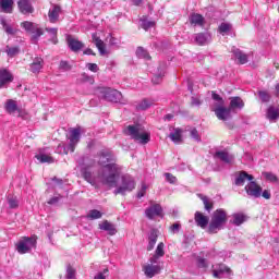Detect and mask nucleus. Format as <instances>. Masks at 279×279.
Returning a JSON list of instances; mask_svg holds the SVG:
<instances>
[{
  "instance_id": "1",
  "label": "nucleus",
  "mask_w": 279,
  "mask_h": 279,
  "mask_svg": "<svg viewBox=\"0 0 279 279\" xmlns=\"http://www.w3.org/2000/svg\"><path fill=\"white\" fill-rule=\"evenodd\" d=\"M98 165L102 167L98 179L106 186H117V180L121 175V166L117 163V157L110 150L99 153Z\"/></svg>"
},
{
  "instance_id": "2",
  "label": "nucleus",
  "mask_w": 279,
  "mask_h": 279,
  "mask_svg": "<svg viewBox=\"0 0 279 279\" xmlns=\"http://www.w3.org/2000/svg\"><path fill=\"white\" fill-rule=\"evenodd\" d=\"M82 136V128L77 126L75 129L70 130V135H69V145L65 146L64 144H59L56 153L57 154H69V151L73 153L75 151V147H77V143H80V138Z\"/></svg>"
},
{
  "instance_id": "3",
  "label": "nucleus",
  "mask_w": 279,
  "mask_h": 279,
  "mask_svg": "<svg viewBox=\"0 0 279 279\" xmlns=\"http://www.w3.org/2000/svg\"><path fill=\"white\" fill-rule=\"evenodd\" d=\"M226 223H228V214L221 208L215 210L208 227L209 234H217L219 230H223Z\"/></svg>"
},
{
  "instance_id": "4",
  "label": "nucleus",
  "mask_w": 279,
  "mask_h": 279,
  "mask_svg": "<svg viewBox=\"0 0 279 279\" xmlns=\"http://www.w3.org/2000/svg\"><path fill=\"white\" fill-rule=\"evenodd\" d=\"M98 97L105 101H111L112 104H128V101L123 99V94H121V92L110 87L99 88Z\"/></svg>"
},
{
  "instance_id": "5",
  "label": "nucleus",
  "mask_w": 279,
  "mask_h": 279,
  "mask_svg": "<svg viewBox=\"0 0 279 279\" xmlns=\"http://www.w3.org/2000/svg\"><path fill=\"white\" fill-rule=\"evenodd\" d=\"M116 186L112 187L116 189L114 195H125V193H132L136 189V181L130 174H125L121 178V184Z\"/></svg>"
},
{
  "instance_id": "6",
  "label": "nucleus",
  "mask_w": 279,
  "mask_h": 279,
  "mask_svg": "<svg viewBox=\"0 0 279 279\" xmlns=\"http://www.w3.org/2000/svg\"><path fill=\"white\" fill-rule=\"evenodd\" d=\"M126 134L137 143H141V145H147L150 141L149 133L143 131L140 125H129L126 128Z\"/></svg>"
},
{
  "instance_id": "7",
  "label": "nucleus",
  "mask_w": 279,
  "mask_h": 279,
  "mask_svg": "<svg viewBox=\"0 0 279 279\" xmlns=\"http://www.w3.org/2000/svg\"><path fill=\"white\" fill-rule=\"evenodd\" d=\"M21 27H23L29 34H33L31 37V40L34 44L38 43V38H40L44 34L43 28L38 27V25H36L32 22H27V21L23 22L21 24Z\"/></svg>"
},
{
  "instance_id": "8",
  "label": "nucleus",
  "mask_w": 279,
  "mask_h": 279,
  "mask_svg": "<svg viewBox=\"0 0 279 279\" xmlns=\"http://www.w3.org/2000/svg\"><path fill=\"white\" fill-rule=\"evenodd\" d=\"M33 247H36V238H23L16 245L19 254H27L32 252Z\"/></svg>"
},
{
  "instance_id": "9",
  "label": "nucleus",
  "mask_w": 279,
  "mask_h": 279,
  "mask_svg": "<svg viewBox=\"0 0 279 279\" xmlns=\"http://www.w3.org/2000/svg\"><path fill=\"white\" fill-rule=\"evenodd\" d=\"M149 263L143 266V271L147 278H154V276H158L162 271V267L159 266L160 263Z\"/></svg>"
},
{
  "instance_id": "10",
  "label": "nucleus",
  "mask_w": 279,
  "mask_h": 279,
  "mask_svg": "<svg viewBox=\"0 0 279 279\" xmlns=\"http://www.w3.org/2000/svg\"><path fill=\"white\" fill-rule=\"evenodd\" d=\"M244 189L248 197H254L255 199H258L263 193V187L254 181L248 182Z\"/></svg>"
},
{
  "instance_id": "11",
  "label": "nucleus",
  "mask_w": 279,
  "mask_h": 279,
  "mask_svg": "<svg viewBox=\"0 0 279 279\" xmlns=\"http://www.w3.org/2000/svg\"><path fill=\"white\" fill-rule=\"evenodd\" d=\"M211 111L215 112L219 121H230V119H232V111L230 110V108H226L225 106L219 108H213Z\"/></svg>"
},
{
  "instance_id": "12",
  "label": "nucleus",
  "mask_w": 279,
  "mask_h": 279,
  "mask_svg": "<svg viewBox=\"0 0 279 279\" xmlns=\"http://www.w3.org/2000/svg\"><path fill=\"white\" fill-rule=\"evenodd\" d=\"M145 215L148 219H154L155 217H162V206L160 204H154L146 208Z\"/></svg>"
},
{
  "instance_id": "13",
  "label": "nucleus",
  "mask_w": 279,
  "mask_h": 279,
  "mask_svg": "<svg viewBox=\"0 0 279 279\" xmlns=\"http://www.w3.org/2000/svg\"><path fill=\"white\" fill-rule=\"evenodd\" d=\"M230 276H232V270L223 264L214 269V278H230Z\"/></svg>"
},
{
  "instance_id": "14",
  "label": "nucleus",
  "mask_w": 279,
  "mask_h": 279,
  "mask_svg": "<svg viewBox=\"0 0 279 279\" xmlns=\"http://www.w3.org/2000/svg\"><path fill=\"white\" fill-rule=\"evenodd\" d=\"M66 43L68 47H70L71 51H74V53H77V51H82V49H84V43L73 38L71 35H68Z\"/></svg>"
},
{
  "instance_id": "15",
  "label": "nucleus",
  "mask_w": 279,
  "mask_h": 279,
  "mask_svg": "<svg viewBox=\"0 0 279 279\" xmlns=\"http://www.w3.org/2000/svg\"><path fill=\"white\" fill-rule=\"evenodd\" d=\"M194 221L196 226H198V228H202L203 230H205V228L208 227L209 218L208 216H205L203 213L196 211L194 215Z\"/></svg>"
},
{
  "instance_id": "16",
  "label": "nucleus",
  "mask_w": 279,
  "mask_h": 279,
  "mask_svg": "<svg viewBox=\"0 0 279 279\" xmlns=\"http://www.w3.org/2000/svg\"><path fill=\"white\" fill-rule=\"evenodd\" d=\"M165 256V243L160 242L155 250V253L149 258V263H160V258Z\"/></svg>"
},
{
  "instance_id": "17",
  "label": "nucleus",
  "mask_w": 279,
  "mask_h": 279,
  "mask_svg": "<svg viewBox=\"0 0 279 279\" xmlns=\"http://www.w3.org/2000/svg\"><path fill=\"white\" fill-rule=\"evenodd\" d=\"M248 180V182L254 180V175L248 174L245 171L239 172V174L235 177L234 184L235 186H243L245 184V181Z\"/></svg>"
},
{
  "instance_id": "18",
  "label": "nucleus",
  "mask_w": 279,
  "mask_h": 279,
  "mask_svg": "<svg viewBox=\"0 0 279 279\" xmlns=\"http://www.w3.org/2000/svg\"><path fill=\"white\" fill-rule=\"evenodd\" d=\"M17 7L22 14H32L34 12V7H32L29 0H20Z\"/></svg>"
},
{
  "instance_id": "19",
  "label": "nucleus",
  "mask_w": 279,
  "mask_h": 279,
  "mask_svg": "<svg viewBox=\"0 0 279 279\" xmlns=\"http://www.w3.org/2000/svg\"><path fill=\"white\" fill-rule=\"evenodd\" d=\"M155 104H156L155 99L144 98L135 105V108L138 111H145V110H149V108H151V106H154Z\"/></svg>"
},
{
  "instance_id": "20",
  "label": "nucleus",
  "mask_w": 279,
  "mask_h": 279,
  "mask_svg": "<svg viewBox=\"0 0 279 279\" xmlns=\"http://www.w3.org/2000/svg\"><path fill=\"white\" fill-rule=\"evenodd\" d=\"M43 66H45V60L40 57H36L29 64V71L32 73H40V71H43Z\"/></svg>"
},
{
  "instance_id": "21",
  "label": "nucleus",
  "mask_w": 279,
  "mask_h": 279,
  "mask_svg": "<svg viewBox=\"0 0 279 279\" xmlns=\"http://www.w3.org/2000/svg\"><path fill=\"white\" fill-rule=\"evenodd\" d=\"M244 107L245 102H243V99H241V97L230 98L229 109L231 112H234V110H243Z\"/></svg>"
},
{
  "instance_id": "22",
  "label": "nucleus",
  "mask_w": 279,
  "mask_h": 279,
  "mask_svg": "<svg viewBox=\"0 0 279 279\" xmlns=\"http://www.w3.org/2000/svg\"><path fill=\"white\" fill-rule=\"evenodd\" d=\"M61 12L62 9L59 5H53L48 12L50 23H58V21H60Z\"/></svg>"
},
{
  "instance_id": "23",
  "label": "nucleus",
  "mask_w": 279,
  "mask_h": 279,
  "mask_svg": "<svg viewBox=\"0 0 279 279\" xmlns=\"http://www.w3.org/2000/svg\"><path fill=\"white\" fill-rule=\"evenodd\" d=\"M215 156L226 165H232V162H234V156L229 155V153L226 150H218L216 151Z\"/></svg>"
},
{
  "instance_id": "24",
  "label": "nucleus",
  "mask_w": 279,
  "mask_h": 279,
  "mask_svg": "<svg viewBox=\"0 0 279 279\" xmlns=\"http://www.w3.org/2000/svg\"><path fill=\"white\" fill-rule=\"evenodd\" d=\"M233 56L236 58V60L239 61V64H247V54L244 53L243 51H241V49L233 47L231 49Z\"/></svg>"
},
{
  "instance_id": "25",
  "label": "nucleus",
  "mask_w": 279,
  "mask_h": 279,
  "mask_svg": "<svg viewBox=\"0 0 279 279\" xmlns=\"http://www.w3.org/2000/svg\"><path fill=\"white\" fill-rule=\"evenodd\" d=\"M99 229L105 230V232H108V234H110V236H114V234H117V227H114V225H112L108 220L102 221L99 225Z\"/></svg>"
},
{
  "instance_id": "26",
  "label": "nucleus",
  "mask_w": 279,
  "mask_h": 279,
  "mask_svg": "<svg viewBox=\"0 0 279 279\" xmlns=\"http://www.w3.org/2000/svg\"><path fill=\"white\" fill-rule=\"evenodd\" d=\"M0 23H1L5 34H8L9 36H16V34L19 33V28L13 27L12 25L8 24V22L4 20V17H0Z\"/></svg>"
},
{
  "instance_id": "27",
  "label": "nucleus",
  "mask_w": 279,
  "mask_h": 279,
  "mask_svg": "<svg viewBox=\"0 0 279 279\" xmlns=\"http://www.w3.org/2000/svg\"><path fill=\"white\" fill-rule=\"evenodd\" d=\"M194 40L197 45H208V43H210V34L198 33L194 35Z\"/></svg>"
},
{
  "instance_id": "28",
  "label": "nucleus",
  "mask_w": 279,
  "mask_h": 279,
  "mask_svg": "<svg viewBox=\"0 0 279 279\" xmlns=\"http://www.w3.org/2000/svg\"><path fill=\"white\" fill-rule=\"evenodd\" d=\"M4 110L9 114H14V112H19V105L16 104V100L8 99L4 104Z\"/></svg>"
},
{
  "instance_id": "29",
  "label": "nucleus",
  "mask_w": 279,
  "mask_h": 279,
  "mask_svg": "<svg viewBox=\"0 0 279 279\" xmlns=\"http://www.w3.org/2000/svg\"><path fill=\"white\" fill-rule=\"evenodd\" d=\"M93 43L97 47L100 56H106V45L104 44V40H101L99 37H97V34L92 35Z\"/></svg>"
},
{
  "instance_id": "30",
  "label": "nucleus",
  "mask_w": 279,
  "mask_h": 279,
  "mask_svg": "<svg viewBox=\"0 0 279 279\" xmlns=\"http://www.w3.org/2000/svg\"><path fill=\"white\" fill-rule=\"evenodd\" d=\"M12 5H14V0H0V12L12 14Z\"/></svg>"
},
{
  "instance_id": "31",
  "label": "nucleus",
  "mask_w": 279,
  "mask_h": 279,
  "mask_svg": "<svg viewBox=\"0 0 279 279\" xmlns=\"http://www.w3.org/2000/svg\"><path fill=\"white\" fill-rule=\"evenodd\" d=\"M14 81V76H12V73L8 70H0V82H2V85L5 86V84H10V82Z\"/></svg>"
},
{
  "instance_id": "32",
  "label": "nucleus",
  "mask_w": 279,
  "mask_h": 279,
  "mask_svg": "<svg viewBox=\"0 0 279 279\" xmlns=\"http://www.w3.org/2000/svg\"><path fill=\"white\" fill-rule=\"evenodd\" d=\"M190 23L191 25H194L196 27V25H198V27H204V16H202V14L199 13H193L190 16Z\"/></svg>"
},
{
  "instance_id": "33",
  "label": "nucleus",
  "mask_w": 279,
  "mask_h": 279,
  "mask_svg": "<svg viewBox=\"0 0 279 279\" xmlns=\"http://www.w3.org/2000/svg\"><path fill=\"white\" fill-rule=\"evenodd\" d=\"M157 242H158V232L156 230H153L148 236L147 251L151 252V250L156 247Z\"/></svg>"
},
{
  "instance_id": "34",
  "label": "nucleus",
  "mask_w": 279,
  "mask_h": 279,
  "mask_svg": "<svg viewBox=\"0 0 279 279\" xmlns=\"http://www.w3.org/2000/svg\"><path fill=\"white\" fill-rule=\"evenodd\" d=\"M267 119L269 121H278L279 119V108L278 107H274V106H270L268 109H267V114H266Z\"/></svg>"
},
{
  "instance_id": "35",
  "label": "nucleus",
  "mask_w": 279,
  "mask_h": 279,
  "mask_svg": "<svg viewBox=\"0 0 279 279\" xmlns=\"http://www.w3.org/2000/svg\"><path fill=\"white\" fill-rule=\"evenodd\" d=\"M211 99H214L215 101L211 106V110L213 108H222L223 106H226V101L223 100V98L215 92L211 93Z\"/></svg>"
},
{
  "instance_id": "36",
  "label": "nucleus",
  "mask_w": 279,
  "mask_h": 279,
  "mask_svg": "<svg viewBox=\"0 0 279 279\" xmlns=\"http://www.w3.org/2000/svg\"><path fill=\"white\" fill-rule=\"evenodd\" d=\"M198 197L199 199H202L205 210H207V213H210V210H213L215 206L213 199L208 198V196H204L203 194H198Z\"/></svg>"
},
{
  "instance_id": "37",
  "label": "nucleus",
  "mask_w": 279,
  "mask_h": 279,
  "mask_svg": "<svg viewBox=\"0 0 279 279\" xmlns=\"http://www.w3.org/2000/svg\"><path fill=\"white\" fill-rule=\"evenodd\" d=\"M169 138L177 144L182 143V131L180 129H175L174 132L170 133Z\"/></svg>"
},
{
  "instance_id": "38",
  "label": "nucleus",
  "mask_w": 279,
  "mask_h": 279,
  "mask_svg": "<svg viewBox=\"0 0 279 279\" xmlns=\"http://www.w3.org/2000/svg\"><path fill=\"white\" fill-rule=\"evenodd\" d=\"M5 53L9 56V58H14V56H19V53H21V49L19 47L7 46Z\"/></svg>"
},
{
  "instance_id": "39",
  "label": "nucleus",
  "mask_w": 279,
  "mask_h": 279,
  "mask_svg": "<svg viewBox=\"0 0 279 279\" xmlns=\"http://www.w3.org/2000/svg\"><path fill=\"white\" fill-rule=\"evenodd\" d=\"M137 58H143L144 60H150L151 57L149 56V52L145 50L143 47H138L136 50Z\"/></svg>"
},
{
  "instance_id": "40",
  "label": "nucleus",
  "mask_w": 279,
  "mask_h": 279,
  "mask_svg": "<svg viewBox=\"0 0 279 279\" xmlns=\"http://www.w3.org/2000/svg\"><path fill=\"white\" fill-rule=\"evenodd\" d=\"M35 158L38 159L39 162H48L49 165H51V162H53V157H51L49 155H45V154L36 155Z\"/></svg>"
},
{
  "instance_id": "41",
  "label": "nucleus",
  "mask_w": 279,
  "mask_h": 279,
  "mask_svg": "<svg viewBox=\"0 0 279 279\" xmlns=\"http://www.w3.org/2000/svg\"><path fill=\"white\" fill-rule=\"evenodd\" d=\"M245 221V215L243 214H233V223L234 226H241Z\"/></svg>"
},
{
  "instance_id": "42",
  "label": "nucleus",
  "mask_w": 279,
  "mask_h": 279,
  "mask_svg": "<svg viewBox=\"0 0 279 279\" xmlns=\"http://www.w3.org/2000/svg\"><path fill=\"white\" fill-rule=\"evenodd\" d=\"M101 217H102L101 211H99L97 209L89 210V213L87 215V219H92V220L101 219Z\"/></svg>"
},
{
  "instance_id": "43",
  "label": "nucleus",
  "mask_w": 279,
  "mask_h": 279,
  "mask_svg": "<svg viewBox=\"0 0 279 279\" xmlns=\"http://www.w3.org/2000/svg\"><path fill=\"white\" fill-rule=\"evenodd\" d=\"M46 32H48V34H50L51 38H52V43L56 45L58 43V28H46Z\"/></svg>"
},
{
  "instance_id": "44",
  "label": "nucleus",
  "mask_w": 279,
  "mask_h": 279,
  "mask_svg": "<svg viewBox=\"0 0 279 279\" xmlns=\"http://www.w3.org/2000/svg\"><path fill=\"white\" fill-rule=\"evenodd\" d=\"M190 136H191V138L195 140L196 143L202 142V137L199 136V132H197V129H195V128L190 130Z\"/></svg>"
},
{
  "instance_id": "45",
  "label": "nucleus",
  "mask_w": 279,
  "mask_h": 279,
  "mask_svg": "<svg viewBox=\"0 0 279 279\" xmlns=\"http://www.w3.org/2000/svg\"><path fill=\"white\" fill-rule=\"evenodd\" d=\"M258 95H259V99H260L264 104L269 102V99H271V95H269V93H267V92H259Z\"/></svg>"
},
{
  "instance_id": "46",
  "label": "nucleus",
  "mask_w": 279,
  "mask_h": 279,
  "mask_svg": "<svg viewBox=\"0 0 279 279\" xmlns=\"http://www.w3.org/2000/svg\"><path fill=\"white\" fill-rule=\"evenodd\" d=\"M230 29H232V25H230L229 23H222L219 26L220 34H226L227 32H230Z\"/></svg>"
},
{
  "instance_id": "47",
  "label": "nucleus",
  "mask_w": 279,
  "mask_h": 279,
  "mask_svg": "<svg viewBox=\"0 0 279 279\" xmlns=\"http://www.w3.org/2000/svg\"><path fill=\"white\" fill-rule=\"evenodd\" d=\"M264 178H266V180H268L269 182H278V177H276V174L271 173V172H264L263 173Z\"/></svg>"
},
{
  "instance_id": "48",
  "label": "nucleus",
  "mask_w": 279,
  "mask_h": 279,
  "mask_svg": "<svg viewBox=\"0 0 279 279\" xmlns=\"http://www.w3.org/2000/svg\"><path fill=\"white\" fill-rule=\"evenodd\" d=\"M165 178H166L167 182H169V184H175V182H178V178H175V175H173L169 172L165 173Z\"/></svg>"
},
{
  "instance_id": "49",
  "label": "nucleus",
  "mask_w": 279,
  "mask_h": 279,
  "mask_svg": "<svg viewBox=\"0 0 279 279\" xmlns=\"http://www.w3.org/2000/svg\"><path fill=\"white\" fill-rule=\"evenodd\" d=\"M66 279H74L75 278V269L71 266H68L66 268Z\"/></svg>"
},
{
  "instance_id": "50",
  "label": "nucleus",
  "mask_w": 279,
  "mask_h": 279,
  "mask_svg": "<svg viewBox=\"0 0 279 279\" xmlns=\"http://www.w3.org/2000/svg\"><path fill=\"white\" fill-rule=\"evenodd\" d=\"M154 25H155V23L151 22V21H146V20L142 21V27H143V29H145L146 32H147V29L154 27Z\"/></svg>"
},
{
  "instance_id": "51",
  "label": "nucleus",
  "mask_w": 279,
  "mask_h": 279,
  "mask_svg": "<svg viewBox=\"0 0 279 279\" xmlns=\"http://www.w3.org/2000/svg\"><path fill=\"white\" fill-rule=\"evenodd\" d=\"M145 193H147V185L145 183H142V187L137 192L138 199H141V197H145Z\"/></svg>"
},
{
  "instance_id": "52",
  "label": "nucleus",
  "mask_w": 279,
  "mask_h": 279,
  "mask_svg": "<svg viewBox=\"0 0 279 279\" xmlns=\"http://www.w3.org/2000/svg\"><path fill=\"white\" fill-rule=\"evenodd\" d=\"M72 66L68 61L60 62V70L61 71H71Z\"/></svg>"
},
{
  "instance_id": "53",
  "label": "nucleus",
  "mask_w": 279,
  "mask_h": 279,
  "mask_svg": "<svg viewBox=\"0 0 279 279\" xmlns=\"http://www.w3.org/2000/svg\"><path fill=\"white\" fill-rule=\"evenodd\" d=\"M86 66L92 73H97V71H99V66L96 63H87Z\"/></svg>"
},
{
  "instance_id": "54",
  "label": "nucleus",
  "mask_w": 279,
  "mask_h": 279,
  "mask_svg": "<svg viewBox=\"0 0 279 279\" xmlns=\"http://www.w3.org/2000/svg\"><path fill=\"white\" fill-rule=\"evenodd\" d=\"M9 206H10V208H17L19 201H16V198H14V197L9 198Z\"/></svg>"
},
{
  "instance_id": "55",
  "label": "nucleus",
  "mask_w": 279,
  "mask_h": 279,
  "mask_svg": "<svg viewBox=\"0 0 279 279\" xmlns=\"http://www.w3.org/2000/svg\"><path fill=\"white\" fill-rule=\"evenodd\" d=\"M106 274H108V268H105L102 272H98L94 279H106Z\"/></svg>"
},
{
  "instance_id": "56",
  "label": "nucleus",
  "mask_w": 279,
  "mask_h": 279,
  "mask_svg": "<svg viewBox=\"0 0 279 279\" xmlns=\"http://www.w3.org/2000/svg\"><path fill=\"white\" fill-rule=\"evenodd\" d=\"M180 228H181L180 223H174L170 227V230L171 232H173V234H178V232H180Z\"/></svg>"
},
{
  "instance_id": "57",
  "label": "nucleus",
  "mask_w": 279,
  "mask_h": 279,
  "mask_svg": "<svg viewBox=\"0 0 279 279\" xmlns=\"http://www.w3.org/2000/svg\"><path fill=\"white\" fill-rule=\"evenodd\" d=\"M60 198H61L60 195H59V196H53L52 198H50V199L48 201V204H50L51 206H53V205L58 204V202H60Z\"/></svg>"
},
{
  "instance_id": "58",
  "label": "nucleus",
  "mask_w": 279,
  "mask_h": 279,
  "mask_svg": "<svg viewBox=\"0 0 279 279\" xmlns=\"http://www.w3.org/2000/svg\"><path fill=\"white\" fill-rule=\"evenodd\" d=\"M84 178L86 181L89 182V184H95V181H93V175L90 174V172H84Z\"/></svg>"
},
{
  "instance_id": "59",
  "label": "nucleus",
  "mask_w": 279,
  "mask_h": 279,
  "mask_svg": "<svg viewBox=\"0 0 279 279\" xmlns=\"http://www.w3.org/2000/svg\"><path fill=\"white\" fill-rule=\"evenodd\" d=\"M197 265L198 267H208V264L206 263V259L198 257L197 258Z\"/></svg>"
},
{
  "instance_id": "60",
  "label": "nucleus",
  "mask_w": 279,
  "mask_h": 279,
  "mask_svg": "<svg viewBox=\"0 0 279 279\" xmlns=\"http://www.w3.org/2000/svg\"><path fill=\"white\" fill-rule=\"evenodd\" d=\"M191 104L192 106H202V101L199 100V98H195V97H192Z\"/></svg>"
},
{
  "instance_id": "61",
  "label": "nucleus",
  "mask_w": 279,
  "mask_h": 279,
  "mask_svg": "<svg viewBox=\"0 0 279 279\" xmlns=\"http://www.w3.org/2000/svg\"><path fill=\"white\" fill-rule=\"evenodd\" d=\"M260 195L264 197V199H271V193H269L267 190H265Z\"/></svg>"
},
{
  "instance_id": "62",
  "label": "nucleus",
  "mask_w": 279,
  "mask_h": 279,
  "mask_svg": "<svg viewBox=\"0 0 279 279\" xmlns=\"http://www.w3.org/2000/svg\"><path fill=\"white\" fill-rule=\"evenodd\" d=\"M109 44H110L112 47H116L117 45H119V39H117V38H114V37H110Z\"/></svg>"
},
{
  "instance_id": "63",
  "label": "nucleus",
  "mask_w": 279,
  "mask_h": 279,
  "mask_svg": "<svg viewBox=\"0 0 279 279\" xmlns=\"http://www.w3.org/2000/svg\"><path fill=\"white\" fill-rule=\"evenodd\" d=\"M160 80H162L161 74L156 75V76L153 78V84H160Z\"/></svg>"
},
{
  "instance_id": "64",
  "label": "nucleus",
  "mask_w": 279,
  "mask_h": 279,
  "mask_svg": "<svg viewBox=\"0 0 279 279\" xmlns=\"http://www.w3.org/2000/svg\"><path fill=\"white\" fill-rule=\"evenodd\" d=\"M84 54L85 56H95V52L93 51V49L87 48L86 50H84Z\"/></svg>"
}]
</instances>
